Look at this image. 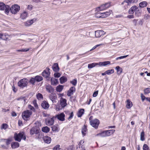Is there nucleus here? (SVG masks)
<instances>
[{
	"label": "nucleus",
	"instance_id": "1",
	"mask_svg": "<svg viewBox=\"0 0 150 150\" xmlns=\"http://www.w3.org/2000/svg\"><path fill=\"white\" fill-rule=\"evenodd\" d=\"M110 61H105L102 62H99L97 63H92L89 64L88 65V68L89 69L92 68L97 65L100 66H105L108 64H110Z\"/></svg>",
	"mask_w": 150,
	"mask_h": 150
},
{
	"label": "nucleus",
	"instance_id": "2",
	"mask_svg": "<svg viewBox=\"0 0 150 150\" xmlns=\"http://www.w3.org/2000/svg\"><path fill=\"white\" fill-rule=\"evenodd\" d=\"M92 117L93 116H91L89 118L90 124L93 127L96 129L98 127L99 125L100 124V121L99 120L96 119H95L94 120H92Z\"/></svg>",
	"mask_w": 150,
	"mask_h": 150
},
{
	"label": "nucleus",
	"instance_id": "3",
	"mask_svg": "<svg viewBox=\"0 0 150 150\" xmlns=\"http://www.w3.org/2000/svg\"><path fill=\"white\" fill-rule=\"evenodd\" d=\"M20 9V7L19 5L15 4L12 5L11 7L9 6V12L10 11L11 13L15 14L19 11Z\"/></svg>",
	"mask_w": 150,
	"mask_h": 150
},
{
	"label": "nucleus",
	"instance_id": "4",
	"mask_svg": "<svg viewBox=\"0 0 150 150\" xmlns=\"http://www.w3.org/2000/svg\"><path fill=\"white\" fill-rule=\"evenodd\" d=\"M28 83V80L27 79L24 78L20 80L18 83V86L21 88L27 87Z\"/></svg>",
	"mask_w": 150,
	"mask_h": 150
},
{
	"label": "nucleus",
	"instance_id": "5",
	"mask_svg": "<svg viewBox=\"0 0 150 150\" xmlns=\"http://www.w3.org/2000/svg\"><path fill=\"white\" fill-rule=\"evenodd\" d=\"M32 113V112L29 110L25 111L22 113V118L25 120L27 121L29 120V118Z\"/></svg>",
	"mask_w": 150,
	"mask_h": 150
},
{
	"label": "nucleus",
	"instance_id": "6",
	"mask_svg": "<svg viewBox=\"0 0 150 150\" xmlns=\"http://www.w3.org/2000/svg\"><path fill=\"white\" fill-rule=\"evenodd\" d=\"M9 6L5 5L3 3L0 2V10H5V13L8 14L9 13Z\"/></svg>",
	"mask_w": 150,
	"mask_h": 150
},
{
	"label": "nucleus",
	"instance_id": "7",
	"mask_svg": "<svg viewBox=\"0 0 150 150\" xmlns=\"http://www.w3.org/2000/svg\"><path fill=\"white\" fill-rule=\"evenodd\" d=\"M24 135V132H20L18 134L16 133L14 134V138L16 141L20 142Z\"/></svg>",
	"mask_w": 150,
	"mask_h": 150
},
{
	"label": "nucleus",
	"instance_id": "8",
	"mask_svg": "<svg viewBox=\"0 0 150 150\" xmlns=\"http://www.w3.org/2000/svg\"><path fill=\"white\" fill-rule=\"evenodd\" d=\"M50 69L47 68L46 70H44L42 73V75L44 77L47 79L49 76L50 73Z\"/></svg>",
	"mask_w": 150,
	"mask_h": 150
},
{
	"label": "nucleus",
	"instance_id": "9",
	"mask_svg": "<svg viewBox=\"0 0 150 150\" xmlns=\"http://www.w3.org/2000/svg\"><path fill=\"white\" fill-rule=\"evenodd\" d=\"M65 115L63 112L61 113L60 114L57 115H56L55 118L57 117V119L61 121H64L65 120Z\"/></svg>",
	"mask_w": 150,
	"mask_h": 150
},
{
	"label": "nucleus",
	"instance_id": "10",
	"mask_svg": "<svg viewBox=\"0 0 150 150\" xmlns=\"http://www.w3.org/2000/svg\"><path fill=\"white\" fill-rule=\"evenodd\" d=\"M39 129L38 128L36 127H34L31 128L30 131V134L33 135L35 134H37L39 133Z\"/></svg>",
	"mask_w": 150,
	"mask_h": 150
},
{
	"label": "nucleus",
	"instance_id": "11",
	"mask_svg": "<svg viewBox=\"0 0 150 150\" xmlns=\"http://www.w3.org/2000/svg\"><path fill=\"white\" fill-rule=\"evenodd\" d=\"M76 89L74 87H71L68 91L67 93V95L68 96H70L73 95V93L75 92Z\"/></svg>",
	"mask_w": 150,
	"mask_h": 150
},
{
	"label": "nucleus",
	"instance_id": "12",
	"mask_svg": "<svg viewBox=\"0 0 150 150\" xmlns=\"http://www.w3.org/2000/svg\"><path fill=\"white\" fill-rule=\"evenodd\" d=\"M60 105L62 108L65 107L67 105V101L65 99L62 98L60 100Z\"/></svg>",
	"mask_w": 150,
	"mask_h": 150
},
{
	"label": "nucleus",
	"instance_id": "13",
	"mask_svg": "<svg viewBox=\"0 0 150 150\" xmlns=\"http://www.w3.org/2000/svg\"><path fill=\"white\" fill-rule=\"evenodd\" d=\"M45 88L46 91L50 93H53L54 91V89L53 87L50 85H47L46 86Z\"/></svg>",
	"mask_w": 150,
	"mask_h": 150
},
{
	"label": "nucleus",
	"instance_id": "14",
	"mask_svg": "<svg viewBox=\"0 0 150 150\" xmlns=\"http://www.w3.org/2000/svg\"><path fill=\"white\" fill-rule=\"evenodd\" d=\"M41 105L42 107L45 109H48L49 106L48 102L45 100L43 101L42 102V103Z\"/></svg>",
	"mask_w": 150,
	"mask_h": 150
},
{
	"label": "nucleus",
	"instance_id": "15",
	"mask_svg": "<svg viewBox=\"0 0 150 150\" xmlns=\"http://www.w3.org/2000/svg\"><path fill=\"white\" fill-rule=\"evenodd\" d=\"M104 31L103 30H98L95 31V35L96 38H99L103 34Z\"/></svg>",
	"mask_w": 150,
	"mask_h": 150
},
{
	"label": "nucleus",
	"instance_id": "16",
	"mask_svg": "<svg viewBox=\"0 0 150 150\" xmlns=\"http://www.w3.org/2000/svg\"><path fill=\"white\" fill-rule=\"evenodd\" d=\"M137 8V7L136 6H133L129 10L128 13L129 14H133Z\"/></svg>",
	"mask_w": 150,
	"mask_h": 150
},
{
	"label": "nucleus",
	"instance_id": "17",
	"mask_svg": "<svg viewBox=\"0 0 150 150\" xmlns=\"http://www.w3.org/2000/svg\"><path fill=\"white\" fill-rule=\"evenodd\" d=\"M11 141V140L10 139H1L0 140V142L1 144L5 143L7 145H8L10 144Z\"/></svg>",
	"mask_w": 150,
	"mask_h": 150
},
{
	"label": "nucleus",
	"instance_id": "18",
	"mask_svg": "<svg viewBox=\"0 0 150 150\" xmlns=\"http://www.w3.org/2000/svg\"><path fill=\"white\" fill-rule=\"evenodd\" d=\"M53 70L55 72H58L59 71V68L58 64L57 63H55L52 67Z\"/></svg>",
	"mask_w": 150,
	"mask_h": 150
},
{
	"label": "nucleus",
	"instance_id": "19",
	"mask_svg": "<svg viewBox=\"0 0 150 150\" xmlns=\"http://www.w3.org/2000/svg\"><path fill=\"white\" fill-rule=\"evenodd\" d=\"M43 139L45 142L48 144H50L51 141V137L48 136L44 137Z\"/></svg>",
	"mask_w": 150,
	"mask_h": 150
},
{
	"label": "nucleus",
	"instance_id": "20",
	"mask_svg": "<svg viewBox=\"0 0 150 150\" xmlns=\"http://www.w3.org/2000/svg\"><path fill=\"white\" fill-rule=\"evenodd\" d=\"M50 81L52 85H56L59 83L58 79L53 77L51 78Z\"/></svg>",
	"mask_w": 150,
	"mask_h": 150
},
{
	"label": "nucleus",
	"instance_id": "21",
	"mask_svg": "<svg viewBox=\"0 0 150 150\" xmlns=\"http://www.w3.org/2000/svg\"><path fill=\"white\" fill-rule=\"evenodd\" d=\"M49 97L50 99L52 101L53 103L57 98V96L56 94L54 93H51Z\"/></svg>",
	"mask_w": 150,
	"mask_h": 150
},
{
	"label": "nucleus",
	"instance_id": "22",
	"mask_svg": "<svg viewBox=\"0 0 150 150\" xmlns=\"http://www.w3.org/2000/svg\"><path fill=\"white\" fill-rule=\"evenodd\" d=\"M87 131V126L85 125H84V126L82 127L81 129V133L83 136H84L86 135V132Z\"/></svg>",
	"mask_w": 150,
	"mask_h": 150
},
{
	"label": "nucleus",
	"instance_id": "23",
	"mask_svg": "<svg viewBox=\"0 0 150 150\" xmlns=\"http://www.w3.org/2000/svg\"><path fill=\"white\" fill-rule=\"evenodd\" d=\"M19 143L17 142H13L11 144V146L12 149H15L19 147Z\"/></svg>",
	"mask_w": 150,
	"mask_h": 150
},
{
	"label": "nucleus",
	"instance_id": "24",
	"mask_svg": "<svg viewBox=\"0 0 150 150\" xmlns=\"http://www.w3.org/2000/svg\"><path fill=\"white\" fill-rule=\"evenodd\" d=\"M55 118V117H53L50 119L47 122V125L49 126L53 125L54 123Z\"/></svg>",
	"mask_w": 150,
	"mask_h": 150
},
{
	"label": "nucleus",
	"instance_id": "25",
	"mask_svg": "<svg viewBox=\"0 0 150 150\" xmlns=\"http://www.w3.org/2000/svg\"><path fill=\"white\" fill-rule=\"evenodd\" d=\"M96 136H100L101 137H103L108 136L106 131H103L100 133L97 134Z\"/></svg>",
	"mask_w": 150,
	"mask_h": 150
},
{
	"label": "nucleus",
	"instance_id": "26",
	"mask_svg": "<svg viewBox=\"0 0 150 150\" xmlns=\"http://www.w3.org/2000/svg\"><path fill=\"white\" fill-rule=\"evenodd\" d=\"M60 82L61 84H63L67 81V78L64 76H62L59 79Z\"/></svg>",
	"mask_w": 150,
	"mask_h": 150
},
{
	"label": "nucleus",
	"instance_id": "27",
	"mask_svg": "<svg viewBox=\"0 0 150 150\" xmlns=\"http://www.w3.org/2000/svg\"><path fill=\"white\" fill-rule=\"evenodd\" d=\"M132 106V103L128 99L127 100V104L126 107L127 108L129 109Z\"/></svg>",
	"mask_w": 150,
	"mask_h": 150
},
{
	"label": "nucleus",
	"instance_id": "28",
	"mask_svg": "<svg viewBox=\"0 0 150 150\" xmlns=\"http://www.w3.org/2000/svg\"><path fill=\"white\" fill-rule=\"evenodd\" d=\"M84 110L83 109H80L78 112L77 116L78 117H81L84 113Z\"/></svg>",
	"mask_w": 150,
	"mask_h": 150
},
{
	"label": "nucleus",
	"instance_id": "29",
	"mask_svg": "<svg viewBox=\"0 0 150 150\" xmlns=\"http://www.w3.org/2000/svg\"><path fill=\"white\" fill-rule=\"evenodd\" d=\"M142 12L141 8L137 7V8L135 10V14L136 16L137 17L141 15Z\"/></svg>",
	"mask_w": 150,
	"mask_h": 150
},
{
	"label": "nucleus",
	"instance_id": "30",
	"mask_svg": "<svg viewBox=\"0 0 150 150\" xmlns=\"http://www.w3.org/2000/svg\"><path fill=\"white\" fill-rule=\"evenodd\" d=\"M147 5V3L146 1H143L140 3L139 4L140 8H144Z\"/></svg>",
	"mask_w": 150,
	"mask_h": 150
},
{
	"label": "nucleus",
	"instance_id": "31",
	"mask_svg": "<svg viewBox=\"0 0 150 150\" xmlns=\"http://www.w3.org/2000/svg\"><path fill=\"white\" fill-rule=\"evenodd\" d=\"M115 69L117 70V74L118 75H120L122 72V69L119 66H117L115 68Z\"/></svg>",
	"mask_w": 150,
	"mask_h": 150
},
{
	"label": "nucleus",
	"instance_id": "32",
	"mask_svg": "<svg viewBox=\"0 0 150 150\" xmlns=\"http://www.w3.org/2000/svg\"><path fill=\"white\" fill-rule=\"evenodd\" d=\"M8 36L5 34L0 33V38L4 40H7L8 39Z\"/></svg>",
	"mask_w": 150,
	"mask_h": 150
},
{
	"label": "nucleus",
	"instance_id": "33",
	"mask_svg": "<svg viewBox=\"0 0 150 150\" xmlns=\"http://www.w3.org/2000/svg\"><path fill=\"white\" fill-rule=\"evenodd\" d=\"M50 128L47 126L43 127L42 129V131L45 133H47L50 131Z\"/></svg>",
	"mask_w": 150,
	"mask_h": 150
},
{
	"label": "nucleus",
	"instance_id": "34",
	"mask_svg": "<svg viewBox=\"0 0 150 150\" xmlns=\"http://www.w3.org/2000/svg\"><path fill=\"white\" fill-rule=\"evenodd\" d=\"M35 79L36 81L39 82L43 80V78L41 76L37 75L35 77Z\"/></svg>",
	"mask_w": 150,
	"mask_h": 150
},
{
	"label": "nucleus",
	"instance_id": "35",
	"mask_svg": "<svg viewBox=\"0 0 150 150\" xmlns=\"http://www.w3.org/2000/svg\"><path fill=\"white\" fill-rule=\"evenodd\" d=\"M64 86L62 85H59L56 88V90L57 92H61L63 89Z\"/></svg>",
	"mask_w": 150,
	"mask_h": 150
},
{
	"label": "nucleus",
	"instance_id": "36",
	"mask_svg": "<svg viewBox=\"0 0 150 150\" xmlns=\"http://www.w3.org/2000/svg\"><path fill=\"white\" fill-rule=\"evenodd\" d=\"M28 15V13L27 12L24 11L21 15V18L22 19H24L26 18Z\"/></svg>",
	"mask_w": 150,
	"mask_h": 150
},
{
	"label": "nucleus",
	"instance_id": "37",
	"mask_svg": "<svg viewBox=\"0 0 150 150\" xmlns=\"http://www.w3.org/2000/svg\"><path fill=\"white\" fill-rule=\"evenodd\" d=\"M34 20L32 19L30 21H27L25 23V24L26 26H29L34 23Z\"/></svg>",
	"mask_w": 150,
	"mask_h": 150
},
{
	"label": "nucleus",
	"instance_id": "38",
	"mask_svg": "<svg viewBox=\"0 0 150 150\" xmlns=\"http://www.w3.org/2000/svg\"><path fill=\"white\" fill-rule=\"evenodd\" d=\"M110 11L111 12L112 11H109V12H106L102 13V14H103V16H102V17H103L104 18L108 17L110 14L111 13L110 12Z\"/></svg>",
	"mask_w": 150,
	"mask_h": 150
},
{
	"label": "nucleus",
	"instance_id": "39",
	"mask_svg": "<svg viewBox=\"0 0 150 150\" xmlns=\"http://www.w3.org/2000/svg\"><path fill=\"white\" fill-rule=\"evenodd\" d=\"M106 9L104 4L98 7L97 8V10L102 11Z\"/></svg>",
	"mask_w": 150,
	"mask_h": 150
},
{
	"label": "nucleus",
	"instance_id": "40",
	"mask_svg": "<svg viewBox=\"0 0 150 150\" xmlns=\"http://www.w3.org/2000/svg\"><path fill=\"white\" fill-rule=\"evenodd\" d=\"M115 130L110 129L108 130H106L108 136H110L111 134H113L115 132Z\"/></svg>",
	"mask_w": 150,
	"mask_h": 150
},
{
	"label": "nucleus",
	"instance_id": "41",
	"mask_svg": "<svg viewBox=\"0 0 150 150\" xmlns=\"http://www.w3.org/2000/svg\"><path fill=\"white\" fill-rule=\"evenodd\" d=\"M35 77H31L30 80L29 82L32 85H34L35 84Z\"/></svg>",
	"mask_w": 150,
	"mask_h": 150
},
{
	"label": "nucleus",
	"instance_id": "42",
	"mask_svg": "<svg viewBox=\"0 0 150 150\" xmlns=\"http://www.w3.org/2000/svg\"><path fill=\"white\" fill-rule=\"evenodd\" d=\"M103 16L102 14V13L100 12H98L96 13L95 16L96 17L98 18H103L102 16Z\"/></svg>",
	"mask_w": 150,
	"mask_h": 150
},
{
	"label": "nucleus",
	"instance_id": "43",
	"mask_svg": "<svg viewBox=\"0 0 150 150\" xmlns=\"http://www.w3.org/2000/svg\"><path fill=\"white\" fill-rule=\"evenodd\" d=\"M106 74H107L110 75L111 74L114 72V70L113 69H111L110 70H109L106 71Z\"/></svg>",
	"mask_w": 150,
	"mask_h": 150
},
{
	"label": "nucleus",
	"instance_id": "44",
	"mask_svg": "<svg viewBox=\"0 0 150 150\" xmlns=\"http://www.w3.org/2000/svg\"><path fill=\"white\" fill-rule=\"evenodd\" d=\"M36 97L37 98L38 100H40L43 99V97L42 95L40 93H39L37 94Z\"/></svg>",
	"mask_w": 150,
	"mask_h": 150
},
{
	"label": "nucleus",
	"instance_id": "45",
	"mask_svg": "<svg viewBox=\"0 0 150 150\" xmlns=\"http://www.w3.org/2000/svg\"><path fill=\"white\" fill-rule=\"evenodd\" d=\"M77 83V80L76 79H74L70 81V83L74 86H76Z\"/></svg>",
	"mask_w": 150,
	"mask_h": 150
},
{
	"label": "nucleus",
	"instance_id": "46",
	"mask_svg": "<svg viewBox=\"0 0 150 150\" xmlns=\"http://www.w3.org/2000/svg\"><path fill=\"white\" fill-rule=\"evenodd\" d=\"M144 135V132L143 131L141 133L140 137V140L142 141H143L145 140Z\"/></svg>",
	"mask_w": 150,
	"mask_h": 150
},
{
	"label": "nucleus",
	"instance_id": "47",
	"mask_svg": "<svg viewBox=\"0 0 150 150\" xmlns=\"http://www.w3.org/2000/svg\"><path fill=\"white\" fill-rule=\"evenodd\" d=\"M150 92V88H146L144 90V94H146L149 93Z\"/></svg>",
	"mask_w": 150,
	"mask_h": 150
},
{
	"label": "nucleus",
	"instance_id": "48",
	"mask_svg": "<svg viewBox=\"0 0 150 150\" xmlns=\"http://www.w3.org/2000/svg\"><path fill=\"white\" fill-rule=\"evenodd\" d=\"M143 150H149V148L146 144H144L143 146Z\"/></svg>",
	"mask_w": 150,
	"mask_h": 150
},
{
	"label": "nucleus",
	"instance_id": "49",
	"mask_svg": "<svg viewBox=\"0 0 150 150\" xmlns=\"http://www.w3.org/2000/svg\"><path fill=\"white\" fill-rule=\"evenodd\" d=\"M52 130L53 131H57L58 129V127L57 126V125H54L52 127Z\"/></svg>",
	"mask_w": 150,
	"mask_h": 150
},
{
	"label": "nucleus",
	"instance_id": "50",
	"mask_svg": "<svg viewBox=\"0 0 150 150\" xmlns=\"http://www.w3.org/2000/svg\"><path fill=\"white\" fill-rule=\"evenodd\" d=\"M60 145L59 144L57 145L53 148V150H60Z\"/></svg>",
	"mask_w": 150,
	"mask_h": 150
},
{
	"label": "nucleus",
	"instance_id": "51",
	"mask_svg": "<svg viewBox=\"0 0 150 150\" xmlns=\"http://www.w3.org/2000/svg\"><path fill=\"white\" fill-rule=\"evenodd\" d=\"M74 145H71L69 146L68 148V150H74Z\"/></svg>",
	"mask_w": 150,
	"mask_h": 150
},
{
	"label": "nucleus",
	"instance_id": "52",
	"mask_svg": "<svg viewBox=\"0 0 150 150\" xmlns=\"http://www.w3.org/2000/svg\"><path fill=\"white\" fill-rule=\"evenodd\" d=\"M61 74L59 73H56L54 74V76L55 78H59L60 77Z\"/></svg>",
	"mask_w": 150,
	"mask_h": 150
},
{
	"label": "nucleus",
	"instance_id": "53",
	"mask_svg": "<svg viewBox=\"0 0 150 150\" xmlns=\"http://www.w3.org/2000/svg\"><path fill=\"white\" fill-rule=\"evenodd\" d=\"M60 106L59 104L56 105L55 109L57 111H59L60 110L62 109V108H60Z\"/></svg>",
	"mask_w": 150,
	"mask_h": 150
},
{
	"label": "nucleus",
	"instance_id": "54",
	"mask_svg": "<svg viewBox=\"0 0 150 150\" xmlns=\"http://www.w3.org/2000/svg\"><path fill=\"white\" fill-rule=\"evenodd\" d=\"M28 108L29 109L32 110L33 111H35V108L30 105H28Z\"/></svg>",
	"mask_w": 150,
	"mask_h": 150
},
{
	"label": "nucleus",
	"instance_id": "55",
	"mask_svg": "<svg viewBox=\"0 0 150 150\" xmlns=\"http://www.w3.org/2000/svg\"><path fill=\"white\" fill-rule=\"evenodd\" d=\"M104 5H105L106 9L108 8L110 6V4L108 3H106L104 4Z\"/></svg>",
	"mask_w": 150,
	"mask_h": 150
},
{
	"label": "nucleus",
	"instance_id": "56",
	"mask_svg": "<svg viewBox=\"0 0 150 150\" xmlns=\"http://www.w3.org/2000/svg\"><path fill=\"white\" fill-rule=\"evenodd\" d=\"M33 103L34 105L35 108H37L38 107V105L36 103V100H34L33 101Z\"/></svg>",
	"mask_w": 150,
	"mask_h": 150
},
{
	"label": "nucleus",
	"instance_id": "57",
	"mask_svg": "<svg viewBox=\"0 0 150 150\" xmlns=\"http://www.w3.org/2000/svg\"><path fill=\"white\" fill-rule=\"evenodd\" d=\"M73 112H72L70 113V116L68 117V119L69 120L71 119L73 117Z\"/></svg>",
	"mask_w": 150,
	"mask_h": 150
},
{
	"label": "nucleus",
	"instance_id": "58",
	"mask_svg": "<svg viewBox=\"0 0 150 150\" xmlns=\"http://www.w3.org/2000/svg\"><path fill=\"white\" fill-rule=\"evenodd\" d=\"M78 146H79L78 147V146H77V147H76L77 149H78V148L79 147V148H81V150H84V147H83V145L82 146V145H79V144Z\"/></svg>",
	"mask_w": 150,
	"mask_h": 150
},
{
	"label": "nucleus",
	"instance_id": "59",
	"mask_svg": "<svg viewBox=\"0 0 150 150\" xmlns=\"http://www.w3.org/2000/svg\"><path fill=\"white\" fill-rule=\"evenodd\" d=\"M150 17V16L149 14H146L144 16V18L146 20H147Z\"/></svg>",
	"mask_w": 150,
	"mask_h": 150
},
{
	"label": "nucleus",
	"instance_id": "60",
	"mask_svg": "<svg viewBox=\"0 0 150 150\" xmlns=\"http://www.w3.org/2000/svg\"><path fill=\"white\" fill-rule=\"evenodd\" d=\"M7 125L6 124H2V128L4 129H6L7 127Z\"/></svg>",
	"mask_w": 150,
	"mask_h": 150
},
{
	"label": "nucleus",
	"instance_id": "61",
	"mask_svg": "<svg viewBox=\"0 0 150 150\" xmlns=\"http://www.w3.org/2000/svg\"><path fill=\"white\" fill-rule=\"evenodd\" d=\"M98 94V91H95L93 94V97H96Z\"/></svg>",
	"mask_w": 150,
	"mask_h": 150
},
{
	"label": "nucleus",
	"instance_id": "62",
	"mask_svg": "<svg viewBox=\"0 0 150 150\" xmlns=\"http://www.w3.org/2000/svg\"><path fill=\"white\" fill-rule=\"evenodd\" d=\"M33 8V6L31 5H29L27 7V9L30 10H31Z\"/></svg>",
	"mask_w": 150,
	"mask_h": 150
},
{
	"label": "nucleus",
	"instance_id": "63",
	"mask_svg": "<svg viewBox=\"0 0 150 150\" xmlns=\"http://www.w3.org/2000/svg\"><path fill=\"white\" fill-rule=\"evenodd\" d=\"M141 97L143 101H144V100L145 99H146V98L143 95L142 93L141 94Z\"/></svg>",
	"mask_w": 150,
	"mask_h": 150
},
{
	"label": "nucleus",
	"instance_id": "64",
	"mask_svg": "<svg viewBox=\"0 0 150 150\" xmlns=\"http://www.w3.org/2000/svg\"><path fill=\"white\" fill-rule=\"evenodd\" d=\"M138 0H130V3H136Z\"/></svg>",
	"mask_w": 150,
	"mask_h": 150
}]
</instances>
